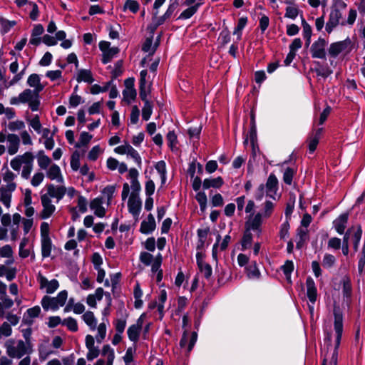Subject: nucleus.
Returning <instances> with one entry per match:
<instances>
[{"instance_id": "1", "label": "nucleus", "mask_w": 365, "mask_h": 365, "mask_svg": "<svg viewBox=\"0 0 365 365\" xmlns=\"http://www.w3.org/2000/svg\"><path fill=\"white\" fill-rule=\"evenodd\" d=\"M334 331H335V344L329 349V341L331 336L328 334L325 339L322 351L324 353V357L322 365H337L338 348L340 345L341 339L343 332V317L339 309L334 308Z\"/></svg>"}, {"instance_id": "2", "label": "nucleus", "mask_w": 365, "mask_h": 365, "mask_svg": "<svg viewBox=\"0 0 365 365\" xmlns=\"http://www.w3.org/2000/svg\"><path fill=\"white\" fill-rule=\"evenodd\" d=\"M274 208V203L270 200H266L262 210L255 212V202L249 200L245 207V210L247 214V218L262 227L263 219L269 218L272 215Z\"/></svg>"}, {"instance_id": "3", "label": "nucleus", "mask_w": 365, "mask_h": 365, "mask_svg": "<svg viewBox=\"0 0 365 365\" xmlns=\"http://www.w3.org/2000/svg\"><path fill=\"white\" fill-rule=\"evenodd\" d=\"M25 341L9 339L5 342L6 354L11 358L20 359L24 355L30 354L33 352V344L29 336L24 334Z\"/></svg>"}, {"instance_id": "4", "label": "nucleus", "mask_w": 365, "mask_h": 365, "mask_svg": "<svg viewBox=\"0 0 365 365\" xmlns=\"http://www.w3.org/2000/svg\"><path fill=\"white\" fill-rule=\"evenodd\" d=\"M34 155L27 151L21 155H18L10 161V166L14 171L19 172L22 168L21 176L25 180L30 178L31 173L34 169Z\"/></svg>"}, {"instance_id": "5", "label": "nucleus", "mask_w": 365, "mask_h": 365, "mask_svg": "<svg viewBox=\"0 0 365 365\" xmlns=\"http://www.w3.org/2000/svg\"><path fill=\"white\" fill-rule=\"evenodd\" d=\"M1 176L5 184L0 187V202L9 208L11 205L12 193L17 187V184L15 182L17 175L10 170H6Z\"/></svg>"}, {"instance_id": "6", "label": "nucleus", "mask_w": 365, "mask_h": 365, "mask_svg": "<svg viewBox=\"0 0 365 365\" xmlns=\"http://www.w3.org/2000/svg\"><path fill=\"white\" fill-rule=\"evenodd\" d=\"M10 103L11 105L28 103L31 110L36 111L38 109L40 104L39 93L29 88L25 89L17 97H12L10 99Z\"/></svg>"}, {"instance_id": "7", "label": "nucleus", "mask_w": 365, "mask_h": 365, "mask_svg": "<svg viewBox=\"0 0 365 365\" xmlns=\"http://www.w3.org/2000/svg\"><path fill=\"white\" fill-rule=\"evenodd\" d=\"M278 190V180L276 175L271 173L266 182V184H261L256 190L255 197L257 200H262L264 194L266 195L275 200V195Z\"/></svg>"}, {"instance_id": "8", "label": "nucleus", "mask_w": 365, "mask_h": 365, "mask_svg": "<svg viewBox=\"0 0 365 365\" xmlns=\"http://www.w3.org/2000/svg\"><path fill=\"white\" fill-rule=\"evenodd\" d=\"M82 319L91 331H94L97 326V319L91 311H87L82 315ZM107 325L105 322L101 323L97 327L96 339L98 343H101L106 336Z\"/></svg>"}, {"instance_id": "9", "label": "nucleus", "mask_w": 365, "mask_h": 365, "mask_svg": "<svg viewBox=\"0 0 365 365\" xmlns=\"http://www.w3.org/2000/svg\"><path fill=\"white\" fill-rule=\"evenodd\" d=\"M67 299L68 292L63 290L55 297L45 295L41 299V304L45 311H56L65 304Z\"/></svg>"}, {"instance_id": "10", "label": "nucleus", "mask_w": 365, "mask_h": 365, "mask_svg": "<svg viewBox=\"0 0 365 365\" xmlns=\"http://www.w3.org/2000/svg\"><path fill=\"white\" fill-rule=\"evenodd\" d=\"M252 232L259 237L262 232V227L246 217L245 232L241 242L242 250H246L251 247L252 242Z\"/></svg>"}, {"instance_id": "11", "label": "nucleus", "mask_w": 365, "mask_h": 365, "mask_svg": "<svg viewBox=\"0 0 365 365\" xmlns=\"http://www.w3.org/2000/svg\"><path fill=\"white\" fill-rule=\"evenodd\" d=\"M352 49L351 41L347 38L344 41H336L330 44L328 48V53L332 58L339 55H346Z\"/></svg>"}, {"instance_id": "12", "label": "nucleus", "mask_w": 365, "mask_h": 365, "mask_svg": "<svg viewBox=\"0 0 365 365\" xmlns=\"http://www.w3.org/2000/svg\"><path fill=\"white\" fill-rule=\"evenodd\" d=\"M37 281L39 283V288L44 289L47 294L55 292L59 287V282L57 279L48 280L41 273H38L37 275Z\"/></svg>"}, {"instance_id": "13", "label": "nucleus", "mask_w": 365, "mask_h": 365, "mask_svg": "<svg viewBox=\"0 0 365 365\" xmlns=\"http://www.w3.org/2000/svg\"><path fill=\"white\" fill-rule=\"evenodd\" d=\"M110 43L108 41H103L99 43V48L103 53L102 62L104 64L110 62L119 52L118 47L110 48Z\"/></svg>"}, {"instance_id": "14", "label": "nucleus", "mask_w": 365, "mask_h": 365, "mask_svg": "<svg viewBox=\"0 0 365 365\" xmlns=\"http://www.w3.org/2000/svg\"><path fill=\"white\" fill-rule=\"evenodd\" d=\"M197 335L195 332L191 334L184 331L180 341V349L185 353L189 354L192 349L197 341Z\"/></svg>"}, {"instance_id": "15", "label": "nucleus", "mask_w": 365, "mask_h": 365, "mask_svg": "<svg viewBox=\"0 0 365 365\" xmlns=\"http://www.w3.org/2000/svg\"><path fill=\"white\" fill-rule=\"evenodd\" d=\"M327 45V42L324 38H319L311 46L312 56L316 58H325Z\"/></svg>"}, {"instance_id": "16", "label": "nucleus", "mask_w": 365, "mask_h": 365, "mask_svg": "<svg viewBox=\"0 0 365 365\" xmlns=\"http://www.w3.org/2000/svg\"><path fill=\"white\" fill-rule=\"evenodd\" d=\"M6 284L0 281V317L4 316V309H9L14 305V301L6 295Z\"/></svg>"}, {"instance_id": "17", "label": "nucleus", "mask_w": 365, "mask_h": 365, "mask_svg": "<svg viewBox=\"0 0 365 365\" xmlns=\"http://www.w3.org/2000/svg\"><path fill=\"white\" fill-rule=\"evenodd\" d=\"M46 193L43 194L48 196V198H56V202L61 200L66 192V187L63 185L56 186L53 184H49L46 187Z\"/></svg>"}, {"instance_id": "18", "label": "nucleus", "mask_w": 365, "mask_h": 365, "mask_svg": "<svg viewBox=\"0 0 365 365\" xmlns=\"http://www.w3.org/2000/svg\"><path fill=\"white\" fill-rule=\"evenodd\" d=\"M41 202L43 206L41 217L42 219H47L53 214L56 210V206L52 204L51 199L44 195L41 196Z\"/></svg>"}, {"instance_id": "19", "label": "nucleus", "mask_w": 365, "mask_h": 365, "mask_svg": "<svg viewBox=\"0 0 365 365\" xmlns=\"http://www.w3.org/2000/svg\"><path fill=\"white\" fill-rule=\"evenodd\" d=\"M21 141L18 135L14 133H9L7 135V147L6 150L9 155H16L20 148Z\"/></svg>"}, {"instance_id": "20", "label": "nucleus", "mask_w": 365, "mask_h": 365, "mask_svg": "<svg viewBox=\"0 0 365 365\" xmlns=\"http://www.w3.org/2000/svg\"><path fill=\"white\" fill-rule=\"evenodd\" d=\"M342 16V12H339V11L336 10H331L328 21L325 26V30L328 34L331 33L334 29H335L339 24Z\"/></svg>"}, {"instance_id": "21", "label": "nucleus", "mask_w": 365, "mask_h": 365, "mask_svg": "<svg viewBox=\"0 0 365 365\" xmlns=\"http://www.w3.org/2000/svg\"><path fill=\"white\" fill-rule=\"evenodd\" d=\"M141 205L142 203L140 197L138 196H135V195H130L128 201V207L129 212L136 219L138 217L140 212Z\"/></svg>"}, {"instance_id": "22", "label": "nucleus", "mask_w": 365, "mask_h": 365, "mask_svg": "<svg viewBox=\"0 0 365 365\" xmlns=\"http://www.w3.org/2000/svg\"><path fill=\"white\" fill-rule=\"evenodd\" d=\"M143 326L142 317H140L135 324L131 325L128 329V336L130 340L136 342L138 340L140 330Z\"/></svg>"}, {"instance_id": "23", "label": "nucleus", "mask_w": 365, "mask_h": 365, "mask_svg": "<svg viewBox=\"0 0 365 365\" xmlns=\"http://www.w3.org/2000/svg\"><path fill=\"white\" fill-rule=\"evenodd\" d=\"M44 31V28L41 24H36L34 26L31 32V38L29 40V43L38 46L42 41V38L41 36L43 34Z\"/></svg>"}, {"instance_id": "24", "label": "nucleus", "mask_w": 365, "mask_h": 365, "mask_svg": "<svg viewBox=\"0 0 365 365\" xmlns=\"http://www.w3.org/2000/svg\"><path fill=\"white\" fill-rule=\"evenodd\" d=\"M197 263L202 274L206 278L209 279L212 275V267L210 264L205 263L202 260L201 252H198L196 255Z\"/></svg>"}, {"instance_id": "25", "label": "nucleus", "mask_w": 365, "mask_h": 365, "mask_svg": "<svg viewBox=\"0 0 365 365\" xmlns=\"http://www.w3.org/2000/svg\"><path fill=\"white\" fill-rule=\"evenodd\" d=\"M46 176L51 180H56L58 182H63V178L58 165H51L48 169H46Z\"/></svg>"}, {"instance_id": "26", "label": "nucleus", "mask_w": 365, "mask_h": 365, "mask_svg": "<svg viewBox=\"0 0 365 365\" xmlns=\"http://www.w3.org/2000/svg\"><path fill=\"white\" fill-rule=\"evenodd\" d=\"M350 231H351L350 238L353 242L354 250L355 252H357L362 236V229L359 225L353 226L350 228Z\"/></svg>"}, {"instance_id": "27", "label": "nucleus", "mask_w": 365, "mask_h": 365, "mask_svg": "<svg viewBox=\"0 0 365 365\" xmlns=\"http://www.w3.org/2000/svg\"><path fill=\"white\" fill-rule=\"evenodd\" d=\"M90 208L99 217H103L106 215V209L103 207V200L100 197H96L91 202Z\"/></svg>"}, {"instance_id": "28", "label": "nucleus", "mask_w": 365, "mask_h": 365, "mask_svg": "<svg viewBox=\"0 0 365 365\" xmlns=\"http://www.w3.org/2000/svg\"><path fill=\"white\" fill-rule=\"evenodd\" d=\"M156 225L154 217L149 214L147 219L141 222L140 232L144 234L152 232L155 229Z\"/></svg>"}, {"instance_id": "29", "label": "nucleus", "mask_w": 365, "mask_h": 365, "mask_svg": "<svg viewBox=\"0 0 365 365\" xmlns=\"http://www.w3.org/2000/svg\"><path fill=\"white\" fill-rule=\"evenodd\" d=\"M27 84L34 88V91L40 93L44 88V85L41 84L40 77L38 74L33 73L27 79Z\"/></svg>"}, {"instance_id": "30", "label": "nucleus", "mask_w": 365, "mask_h": 365, "mask_svg": "<svg viewBox=\"0 0 365 365\" xmlns=\"http://www.w3.org/2000/svg\"><path fill=\"white\" fill-rule=\"evenodd\" d=\"M322 132V128H319L314 133L310 134L307 141L309 150L311 153H313L316 150L321 138Z\"/></svg>"}, {"instance_id": "31", "label": "nucleus", "mask_w": 365, "mask_h": 365, "mask_svg": "<svg viewBox=\"0 0 365 365\" xmlns=\"http://www.w3.org/2000/svg\"><path fill=\"white\" fill-rule=\"evenodd\" d=\"M306 285L307 288V297L309 301L314 304L317 300V296L315 283L311 277H308L306 281Z\"/></svg>"}, {"instance_id": "32", "label": "nucleus", "mask_w": 365, "mask_h": 365, "mask_svg": "<svg viewBox=\"0 0 365 365\" xmlns=\"http://www.w3.org/2000/svg\"><path fill=\"white\" fill-rule=\"evenodd\" d=\"M76 81L78 82L83 81L88 83H92L94 81V78L90 70L80 69L77 73Z\"/></svg>"}, {"instance_id": "33", "label": "nucleus", "mask_w": 365, "mask_h": 365, "mask_svg": "<svg viewBox=\"0 0 365 365\" xmlns=\"http://www.w3.org/2000/svg\"><path fill=\"white\" fill-rule=\"evenodd\" d=\"M347 220L348 215L346 214H342L334 221V226L338 233H344L346 226Z\"/></svg>"}, {"instance_id": "34", "label": "nucleus", "mask_w": 365, "mask_h": 365, "mask_svg": "<svg viewBox=\"0 0 365 365\" xmlns=\"http://www.w3.org/2000/svg\"><path fill=\"white\" fill-rule=\"evenodd\" d=\"M37 162L41 169L46 170L51 163V160L45 154L43 150H39L37 155Z\"/></svg>"}, {"instance_id": "35", "label": "nucleus", "mask_w": 365, "mask_h": 365, "mask_svg": "<svg viewBox=\"0 0 365 365\" xmlns=\"http://www.w3.org/2000/svg\"><path fill=\"white\" fill-rule=\"evenodd\" d=\"M209 228L199 229L197 230L198 242L197 243V250H202L204 247L205 242L207 238L209 233Z\"/></svg>"}, {"instance_id": "36", "label": "nucleus", "mask_w": 365, "mask_h": 365, "mask_svg": "<svg viewBox=\"0 0 365 365\" xmlns=\"http://www.w3.org/2000/svg\"><path fill=\"white\" fill-rule=\"evenodd\" d=\"M41 255L43 258L48 257L51 255L52 250V242L51 238L41 239Z\"/></svg>"}, {"instance_id": "37", "label": "nucleus", "mask_w": 365, "mask_h": 365, "mask_svg": "<svg viewBox=\"0 0 365 365\" xmlns=\"http://www.w3.org/2000/svg\"><path fill=\"white\" fill-rule=\"evenodd\" d=\"M223 184V180L221 177H217L213 179H205L203 181L202 187L204 189H208L210 187L218 188Z\"/></svg>"}, {"instance_id": "38", "label": "nucleus", "mask_w": 365, "mask_h": 365, "mask_svg": "<svg viewBox=\"0 0 365 365\" xmlns=\"http://www.w3.org/2000/svg\"><path fill=\"white\" fill-rule=\"evenodd\" d=\"M302 26L303 29V36L306 40V45L309 46L311 43V37L312 34V27L303 17H302Z\"/></svg>"}, {"instance_id": "39", "label": "nucleus", "mask_w": 365, "mask_h": 365, "mask_svg": "<svg viewBox=\"0 0 365 365\" xmlns=\"http://www.w3.org/2000/svg\"><path fill=\"white\" fill-rule=\"evenodd\" d=\"M202 4V2H197L195 5L187 8L185 11H183L178 19H190L192 15H194L199 7Z\"/></svg>"}, {"instance_id": "40", "label": "nucleus", "mask_w": 365, "mask_h": 365, "mask_svg": "<svg viewBox=\"0 0 365 365\" xmlns=\"http://www.w3.org/2000/svg\"><path fill=\"white\" fill-rule=\"evenodd\" d=\"M16 270L15 268L9 269L5 265H0V277L6 276L8 281H11L16 277Z\"/></svg>"}, {"instance_id": "41", "label": "nucleus", "mask_w": 365, "mask_h": 365, "mask_svg": "<svg viewBox=\"0 0 365 365\" xmlns=\"http://www.w3.org/2000/svg\"><path fill=\"white\" fill-rule=\"evenodd\" d=\"M93 135L87 132H82L80 135L79 140L76 144V148L86 146L91 140Z\"/></svg>"}, {"instance_id": "42", "label": "nucleus", "mask_w": 365, "mask_h": 365, "mask_svg": "<svg viewBox=\"0 0 365 365\" xmlns=\"http://www.w3.org/2000/svg\"><path fill=\"white\" fill-rule=\"evenodd\" d=\"M282 269L285 275L286 279L291 282V273L294 270V264L292 261H287L284 265L282 266Z\"/></svg>"}, {"instance_id": "43", "label": "nucleus", "mask_w": 365, "mask_h": 365, "mask_svg": "<svg viewBox=\"0 0 365 365\" xmlns=\"http://www.w3.org/2000/svg\"><path fill=\"white\" fill-rule=\"evenodd\" d=\"M29 125L38 133L41 132V123L38 115H35L32 118L27 120Z\"/></svg>"}, {"instance_id": "44", "label": "nucleus", "mask_w": 365, "mask_h": 365, "mask_svg": "<svg viewBox=\"0 0 365 365\" xmlns=\"http://www.w3.org/2000/svg\"><path fill=\"white\" fill-rule=\"evenodd\" d=\"M62 324L66 326L71 331L75 332L78 331L77 321L72 317L65 319L62 321Z\"/></svg>"}, {"instance_id": "45", "label": "nucleus", "mask_w": 365, "mask_h": 365, "mask_svg": "<svg viewBox=\"0 0 365 365\" xmlns=\"http://www.w3.org/2000/svg\"><path fill=\"white\" fill-rule=\"evenodd\" d=\"M365 269V242H364L361 252L359 255V259L358 262V272L361 275Z\"/></svg>"}, {"instance_id": "46", "label": "nucleus", "mask_w": 365, "mask_h": 365, "mask_svg": "<svg viewBox=\"0 0 365 365\" xmlns=\"http://www.w3.org/2000/svg\"><path fill=\"white\" fill-rule=\"evenodd\" d=\"M8 128L11 132L21 130L25 128V123L24 121L20 120L11 121L9 123Z\"/></svg>"}, {"instance_id": "47", "label": "nucleus", "mask_w": 365, "mask_h": 365, "mask_svg": "<svg viewBox=\"0 0 365 365\" xmlns=\"http://www.w3.org/2000/svg\"><path fill=\"white\" fill-rule=\"evenodd\" d=\"M195 199L200 205V210L205 211L207 207V198L205 192H198L196 194Z\"/></svg>"}, {"instance_id": "48", "label": "nucleus", "mask_w": 365, "mask_h": 365, "mask_svg": "<svg viewBox=\"0 0 365 365\" xmlns=\"http://www.w3.org/2000/svg\"><path fill=\"white\" fill-rule=\"evenodd\" d=\"M115 192V185H108L103 190V195L107 199V204L109 205Z\"/></svg>"}, {"instance_id": "49", "label": "nucleus", "mask_w": 365, "mask_h": 365, "mask_svg": "<svg viewBox=\"0 0 365 365\" xmlns=\"http://www.w3.org/2000/svg\"><path fill=\"white\" fill-rule=\"evenodd\" d=\"M336 262V258L331 254H325L322 259V266L325 268L332 267Z\"/></svg>"}, {"instance_id": "50", "label": "nucleus", "mask_w": 365, "mask_h": 365, "mask_svg": "<svg viewBox=\"0 0 365 365\" xmlns=\"http://www.w3.org/2000/svg\"><path fill=\"white\" fill-rule=\"evenodd\" d=\"M167 140H168V146L171 148V150L173 151L176 150L178 139H177V135H175V133L173 131H170L167 134Z\"/></svg>"}, {"instance_id": "51", "label": "nucleus", "mask_w": 365, "mask_h": 365, "mask_svg": "<svg viewBox=\"0 0 365 365\" xmlns=\"http://www.w3.org/2000/svg\"><path fill=\"white\" fill-rule=\"evenodd\" d=\"M153 111V106L150 101H146L142 109V117L144 120H148Z\"/></svg>"}, {"instance_id": "52", "label": "nucleus", "mask_w": 365, "mask_h": 365, "mask_svg": "<svg viewBox=\"0 0 365 365\" xmlns=\"http://www.w3.org/2000/svg\"><path fill=\"white\" fill-rule=\"evenodd\" d=\"M29 242V240L26 237L22 239L20 245H19V256L22 258H26L29 257L30 252L28 249H26L25 247L27 245Z\"/></svg>"}, {"instance_id": "53", "label": "nucleus", "mask_w": 365, "mask_h": 365, "mask_svg": "<svg viewBox=\"0 0 365 365\" xmlns=\"http://www.w3.org/2000/svg\"><path fill=\"white\" fill-rule=\"evenodd\" d=\"M71 167L76 171L80 168V153L78 151H75L71 158Z\"/></svg>"}, {"instance_id": "54", "label": "nucleus", "mask_w": 365, "mask_h": 365, "mask_svg": "<svg viewBox=\"0 0 365 365\" xmlns=\"http://www.w3.org/2000/svg\"><path fill=\"white\" fill-rule=\"evenodd\" d=\"M19 138H20V141L21 140L22 144L24 145H33L32 138L27 130H22L20 133Z\"/></svg>"}, {"instance_id": "55", "label": "nucleus", "mask_w": 365, "mask_h": 365, "mask_svg": "<svg viewBox=\"0 0 365 365\" xmlns=\"http://www.w3.org/2000/svg\"><path fill=\"white\" fill-rule=\"evenodd\" d=\"M123 99L128 103H130L132 101H133L136 97V91L135 89H125L123 92Z\"/></svg>"}, {"instance_id": "56", "label": "nucleus", "mask_w": 365, "mask_h": 365, "mask_svg": "<svg viewBox=\"0 0 365 365\" xmlns=\"http://www.w3.org/2000/svg\"><path fill=\"white\" fill-rule=\"evenodd\" d=\"M295 173V170L293 168H287L284 170L283 175V180L287 185H291L292 182L293 176Z\"/></svg>"}, {"instance_id": "57", "label": "nucleus", "mask_w": 365, "mask_h": 365, "mask_svg": "<svg viewBox=\"0 0 365 365\" xmlns=\"http://www.w3.org/2000/svg\"><path fill=\"white\" fill-rule=\"evenodd\" d=\"M88 202L86 197L82 195H78L77 200V209L82 213L87 211Z\"/></svg>"}, {"instance_id": "58", "label": "nucleus", "mask_w": 365, "mask_h": 365, "mask_svg": "<svg viewBox=\"0 0 365 365\" xmlns=\"http://www.w3.org/2000/svg\"><path fill=\"white\" fill-rule=\"evenodd\" d=\"M154 259L153 256L148 252H143L140 255V262L146 266L150 265Z\"/></svg>"}, {"instance_id": "59", "label": "nucleus", "mask_w": 365, "mask_h": 365, "mask_svg": "<svg viewBox=\"0 0 365 365\" xmlns=\"http://www.w3.org/2000/svg\"><path fill=\"white\" fill-rule=\"evenodd\" d=\"M44 179V174L41 172L34 173L31 180V184L34 187L38 186Z\"/></svg>"}, {"instance_id": "60", "label": "nucleus", "mask_w": 365, "mask_h": 365, "mask_svg": "<svg viewBox=\"0 0 365 365\" xmlns=\"http://www.w3.org/2000/svg\"><path fill=\"white\" fill-rule=\"evenodd\" d=\"M297 236L299 237V240L297 243V248H301L302 245H303V243L307 240V230L306 227L304 229V228H300L298 230Z\"/></svg>"}, {"instance_id": "61", "label": "nucleus", "mask_w": 365, "mask_h": 365, "mask_svg": "<svg viewBox=\"0 0 365 365\" xmlns=\"http://www.w3.org/2000/svg\"><path fill=\"white\" fill-rule=\"evenodd\" d=\"M102 153V150L99 145H95L92 148V149L89 151L88 154V158L90 160L95 161L98 155Z\"/></svg>"}, {"instance_id": "62", "label": "nucleus", "mask_w": 365, "mask_h": 365, "mask_svg": "<svg viewBox=\"0 0 365 365\" xmlns=\"http://www.w3.org/2000/svg\"><path fill=\"white\" fill-rule=\"evenodd\" d=\"M13 254L12 247L9 245H6L0 248V256L1 257L11 258Z\"/></svg>"}, {"instance_id": "63", "label": "nucleus", "mask_w": 365, "mask_h": 365, "mask_svg": "<svg viewBox=\"0 0 365 365\" xmlns=\"http://www.w3.org/2000/svg\"><path fill=\"white\" fill-rule=\"evenodd\" d=\"M12 329L11 326L6 323L4 322L1 327H0V339L2 337H6L11 334Z\"/></svg>"}, {"instance_id": "64", "label": "nucleus", "mask_w": 365, "mask_h": 365, "mask_svg": "<svg viewBox=\"0 0 365 365\" xmlns=\"http://www.w3.org/2000/svg\"><path fill=\"white\" fill-rule=\"evenodd\" d=\"M41 313V308L39 306H35L32 308L27 309L24 317H29L30 319L36 318L38 317Z\"/></svg>"}]
</instances>
